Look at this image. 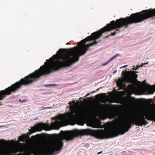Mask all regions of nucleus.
<instances>
[{
	"label": "nucleus",
	"mask_w": 155,
	"mask_h": 155,
	"mask_svg": "<svg viewBox=\"0 0 155 155\" xmlns=\"http://www.w3.org/2000/svg\"><path fill=\"white\" fill-rule=\"evenodd\" d=\"M94 39H82L78 43L76 47L69 49L67 60L63 62L57 58L56 54L54 55L50 59H47L44 65L41 66L38 70L29 74L23 78V85H27L37 80L42 76L48 74L60 69L61 67H67L78 62L80 57L84 55L90 49L98 42L94 41L88 44H85L87 41H90ZM95 40L96 39H95Z\"/></svg>",
	"instance_id": "obj_1"
},
{
	"label": "nucleus",
	"mask_w": 155,
	"mask_h": 155,
	"mask_svg": "<svg viewBox=\"0 0 155 155\" xmlns=\"http://www.w3.org/2000/svg\"><path fill=\"white\" fill-rule=\"evenodd\" d=\"M154 16L155 8L143 10L139 12L132 14L130 16L124 18V26L127 28L129 24L141 22Z\"/></svg>",
	"instance_id": "obj_2"
},
{
	"label": "nucleus",
	"mask_w": 155,
	"mask_h": 155,
	"mask_svg": "<svg viewBox=\"0 0 155 155\" xmlns=\"http://www.w3.org/2000/svg\"><path fill=\"white\" fill-rule=\"evenodd\" d=\"M81 134V132L79 130L76 131H68V132L66 134L64 137L59 139L57 143L54 146V149L56 150L57 152L46 155H55L61 151L64 146V143L62 141L63 140H65L67 141H71L75 138L80 136Z\"/></svg>",
	"instance_id": "obj_3"
},
{
	"label": "nucleus",
	"mask_w": 155,
	"mask_h": 155,
	"mask_svg": "<svg viewBox=\"0 0 155 155\" xmlns=\"http://www.w3.org/2000/svg\"><path fill=\"white\" fill-rule=\"evenodd\" d=\"M129 130V129L127 127V126H125L124 127L120 129L119 132L116 130L113 131L112 133H117L114 135H111V133L104 132L99 134V137L98 138L100 139L114 138L118 136L120 134H124L125 133L128 132Z\"/></svg>",
	"instance_id": "obj_4"
},
{
	"label": "nucleus",
	"mask_w": 155,
	"mask_h": 155,
	"mask_svg": "<svg viewBox=\"0 0 155 155\" xmlns=\"http://www.w3.org/2000/svg\"><path fill=\"white\" fill-rule=\"evenodd\" d=\"M43 150L39 147H33L29 150H27L23 152V155H43Z\"/></svg>",
	"instance_id": "obj_5"
},
{
	"label": "nucleus",
	"mask_w": 155,
	"mask_h": 155,
	"mask_svg": "<svg viewBox=\"0 0 155 155\" xmlns=\"http://www.w3.org/2000/svg\"><path fill=\"white\" fill-rule=\"evenodd\" d=\"M136 126H142L143 125H145L148 124L147 122L145 120V116L142 115L141 117L136 118L135 120Z\"/></svg>",
	"instance_id": "obj_6"
},
{
	"label": "nucleus",
	"mask_w": 155,
	"mask_h": 155,
	"mask_svg": "<svg viewBox=\"0 0 155 155\" xmlns=\"http://www.w3.org/2000/svg\"><path fill=\"white\" fill-rule=\"evenodd\" d=\"M147 85L150 87L149 88V94H153L155 91V90H154V87L153 85L151 86L150 85L147 84Z\"/></svg>",
	"instance_id": "obj_7"
},
{
	"label": "nucleus",
	"mask_w": 155,
	"mask_h": 155,
	"mask_svg": "<svg viewBox=\"0 0 155 155\" xmlns=\"http://www.w3.org/2000/svg\"><path fill=\"white\" fill-rule=\"evenodd\" d=\"M116 83L118 85L120 86H124V87H125L126 86V84L125 83H123L122 81L120 78L119 79L118 81H117Z\"/></svg>",
	"instance_id": "obj_8"
},
{
	"label": "nucleus",
	"mask_w": 155,
	"mask_h": 155,
	"mask_svg": "<svg viewBox=\"0 0 155 155\" xmlns=\"http://www.w3.org/2000/svg\"><path fill=\"white\" fill-rule=\"evenodd\" d=\"M64 50H67V48H60L57 52V54L58 55H59L61 53H64Z\"/></svg>",
	"instance_id": "obj_9"
},
{
	"label": "nucleus",
	"mask_w": 155,
	"mask_h": 155,
	"mask_svg": "<svg viewBox=\"0 0 155 155\" xmlns=\"http://www.w3.org/2000/svg\"><path fill=\"white\" fill-rule=\"evenodd\" d=\"M88 130H89L92 133L94 134H98V130H94V129H88Z\"/></svg>",
	"instance_id": "obj_10"
},
{
	"label": "nucleus",
	"mask_w": 155,
	"mask_h": 155,
	"mask_svg": "<svg viewBox=\"0 0 155 155\" xmlns=\"http://www.w3.org/2000/svg\"><path fill=\"white\" fill-rule=\"evenodd\" d=\"M57 86V84H46L45 85V87H49L51 86Z\"/></svg>",
	"instance_id": "obj_11"
},
{
	"label": "nucleus",
	"mask_w": 155,
	"mask_h": 155,
	"mask_svg": "<svg viewBox=\"0 0 155 155\" xmlns=\"http://www.w3.org/2000/svg\"><path fill=\"white\" fill-rule=\"evenodd\" d=\"M35 128L38 130V131H41L42 130V129H41L39 130V129L40 128V126L39 125H35Z\"/></svg>",
	"instance_id": "obj_12"
},
{
	"label": "nucleus",
	"mask_w": 155,
	"mask_h": 155,
	"mask_svg": "<svg viewBox=\"0 0 155 155\" xmlns=\"http://www.w3.org/2000/svg\"><path fill=\"white\" fill-rule=\"evenodd\" d=\"M133 74V77L134 78L136 79V80H137V78H138V75L137 74Z\"/></svg>",
	"instance_id": "obj_13"
},
{
	"label": "nucleus",
	"mask_w": 155,
	"mask_h": 155,
	"mask_svg": "<svg viewBox=\"0 0 155 155\" xmlns=\"http://www.w3.org/2000/svg\"><path fill=\"white\" fill-rule=\"evenodd\" d=\"M119 55V54L118 53H117V54H116L114 56H113V57H112L111 58V60H113V59H114V58H116L118 56V55Z\"/></svg>",
	"instance_id": "obj_14"
},
{
	"label": "nucleus",
	"mask_w": 155,
	"mask_h": 155,
	"mask_svg": "<svg viewBox=\"0 0 155 155\" xmlns=\"http://www.w3.org/2000/svg\"><path fill=\"white\" fill-rule=\"evenodd\" d=\"M102 88V87H101L100 88H98L96 90L92 92L91 93H92V94L93 93H95V92L98 91L99 90V89H100L101 88Z\"/></svg>",
	"instance_id": "obj_15"
},
{
	"label": "nucleus",
	"mask_w": 155,
	"mask_h": 155,
	"mask_svg": "<svg viewBox=\"0 0 155 155\" xmlns=\"http://www.w3.org/2000/svg\"><path fill=\"white\" fill-rule=\"evenodd\" d=\"M92 94V93L91 92V93H88L87 94L85 95V96H84L83 98H85L86 97H87V96H89L91 94Z\"/></svg>",
	"instance_id": "obj_16"
},
{
	"label": "nucleus",
	"mask_w": 155,
	"mask_h": 155,
	"mask_svg": "<svg viewBox=\"0 0 155 155\" xmlns=\"http://www.w3.org/2000/svg\"><path fill=\"white\" fill-rule=\"evenodd\" d=\"M128 66V65H126L120 67V68L121 69V68H127Z\"/></svg>",
	"instance_id": "obj_17"
},
{
	"label": "nucleus",
	"mask_w": 155,
	"mask_h": 155,
	"mask_svg": "<svg viewBox=\"0 0 155 155\" xmlns=\"http://www.w3.org/2000/svg\"><path fill=\"white\" fill-rule=\"evenodd\" d=\"M140 66H138L137 68H132L133 70H137L138 69V68H140Z\"/></svg>",
	"instance_id": "obj_18"
},
{
	"label": "nucleus",
	"mask_w": 155,
	"mask_h": 155,
	"mask_svg": "<svg viewBox=\"0 0 155 155\" xmlns=\"http://www.w3.org/2000/svg\"><path fill=\"white\" fill-rule=\"evenodd\" d=\"M19 102H20L21 103H23L25 101H26L27 100H24L21 101V99H19Z\"/></svg>",
	"instance_id": "obj_19"
},
{
	"label": "nucleus",
	"mask_w": 155,
	"mask_h": 155,
	"mask_svg": "<svg viewBox=\"0 0 155 155\" xmlns=\"http://www.w3.org/2000/svg\"><path fill=\"white\" fill-rule=\"evenodd\" d=\"M148 64V62H147V63H143L141 66H145L146 67H147V66H146L145 65L147 64Z\"/></svg>",
	"instance_id": "obj_20"
},
{
	"label": "nucleus",
	"mask_w": 155,
	"mask_h": 155,
	"mask_svg": "<svg viewBox=\"0 0 155 155\" xmlns=\"http://www.w3.org/2000/svg\"><path fill=\"white\" fill-rule=\"evenodd\" d=\"M127 127H128V128L129 129L131 128L132 127V125L130 124H129V126H127Z\"/></svg>",
	"instance_id": "obj_21"
},
{
	"label": "nucleus",
	"mask_w": 155,
	"mask_h": 155,
	"mask_svg": "<svg viewBox=\"0 0 155 155\" xmlns=\"http://www.w3.org/2000/svg\"><path fill=\"white\" fill-rule=\"evenodd\" d=\"M132 73L133 74H136V73H138V71H132Z\"/></svg>",
	"instance_id": "obj_22"
},
{
	"label": "nucleus",
	"mask_w": 155,
	"mask_h": 155,
	"mask_svg": "<svg viewBox=\"0 0 155 155\" xmlns=\"http://www.w3.org/2000/svg\"><path fill=\"white\" fill-rule=\"evenodd\" d=\"M52 107H45V108H44V109H51L52 108Z\"/></svg>",
	"instance_id": "obj_23"
},
{
	"label": "nucleus",
	"mask_w": 155,
	"mask_h": 155,
	"mask_svg": "<svg viewBox=\"0 0 155 155\" xmlns=\"http://www.w3.org/2000/svg\"><path fill=\"white\" fill-rule=\"evenodd\" d=\"M108 63L107 62L104 64H103L102 65L103 66H105V65H107V64H108Z\"/></svg>",
	"instance_id": "obj_24"
},
{
	"label": "nucleus",
	"mask_w": 155,
	"mask_h": 155,
	"mask_svg": "<svg viewBox=\"0 0 155 155\" xmlns=\"http://www.w3.org/2000/svg\"><path fill=\"white\" fill-rule=\"evenodd\" d=\"M73 103L72 102H71V101H70L69 102V104L70 105H72L73 104Z\"/></svg>",
	"instance_id": "obj_25"
},
{
	"label": "nucleus",
	"mask_w": 155,
	"mask_h": 155,
	"mask_svg": "<svg viewBox=\"0 0 155 155\" xmlns=\"http://www.w3.org/2000/svg\"><path fill=\"white\" fill-rule=\"evenodd\" d=\"M102 152H103L102 151L99 152L98 153H97V155L99 154H101V153Z\"/></svg>",
	"instance_id": "obj_26"
},
{
	"label": "nucleus",
	"mask_w": 155,
	"mask_h": 155,
	"mask_svg": "<svg viewBox=\"0 0 155 155\" xmlns=\"http://www.w3.org/2000/svg\"><path fill=\"white\" fill-rule=\"evenodd\" d=\"M117 72V70H114V72H113V74H115V73H116Z\"/></svg>",
	"instance_id": "obj_27"
},
{
	"label": "nucleus",
	"mask_w": 155,
	"mask_h": 155,
	"mask_svg": "<svg viewBox=\"0 0 155 155\" xmlns=\"http://www.w3.org/2000/svg\"><path fill=\"white\" fill-rule=\"evenodd\" d=\"M112 60H111V59H110L109 61H108L107 62L109 64L111 61Z\"/></svg>",
	"instance_id": "obj_28"
},
{
	"label": "nucleus",
	"mask_w": 155,
	"mask_h": 155,
	"mask_svg": "<svg viewBox=\"0 0 155 155\" xmlns=\"http://www.w3.org/2000/svg\"><path fill=\"white\" fill-rule=\"evenodd\" d=\"M38 119V118L37 117V118H35V119H33L32 120H31L32 121V120H36Z\"/></svg>",
	"instance_id": "obj_29"
},
{
	"label": "nucleus",
	"mask_w": 155,
	"mask_h": 155,
	"mask_svg": "<svg viewBox=\"0 0 155 155\" xmlns=\"http://www.w3.org/2000/svg\"><path fill=\"white\" fill-rule=\"evenodd\" d=\"M60 128V127H58V128H55L54 129H56V130H59V129Z\"/></svg>",
	"instance_id": "obj_30"
},
{
	"label": "nucleus",
	"mask_w": 155,
	"mask_h": 155,
	"mask_svg": "<svg viewBox=\"0 0 155 155\" xmlns=\"http://www.w3.org/2000/svg\"><path fill=\"white\" fill-rule=\"evenodd\" d=\"M70 44H71L70 43V42H68L67 44H66V45H70Z\"/></svg>",
	"instance_id": "obj_31"
},
{
	"label": "nucleus",
	"mask_w": 155,
	"mask_h": 155,
	"mask_svg": "<svg viewBox=\"0 0 155 155\" xmlns=\"http://www.w3.org/2000/svg\"><path fill=\"white\" fill-rule=\"evenodd\" d=\"M146 80H144V81H143V83H145V82H146Z\"/></svg>",
	"instance_id": "obj_32"
},
{
	"label": "nucleus",
	"mask_w": 155,
	"mask_h": 155,
	"mask_svg": "<svg viewBox=\"0 0 155 155\" xmlns=\"http://www.w3.org/2000/svg\"><path fill=\"white\" fill-rule=\"evenodd\" d=\"M56 125V124L55 123H54L53 124V125Z\"/></svg>",
	"instance_id": "obj_33"
},
{
	"label": "nucleus",
	"mask_w": 155,
	"mask_h": 155,
	"mask_svg": "<svg viewBox=\"0 0 155 155\" xmlns=\"http://www.w3.org/2000/svg\"><path fill=\"white\" fill-rule=\"evenodd\" d=\"M3 126H0V127H3Z\"/></svg>",
	"instance_id": "obj_34"
},
{
	"label": "nucleus",
	"mask_w": 155,
	"mask_h": 155,
	"mask_svg": "<svg viewBox=\"0 0 155 155\" xmlns=\"http://www.w3.org/2000/svg\"><path fill=\"white\" fill-rule=\"evenodd\" d=\"M1 103L0 102V105H2V104H1Z\"/></svg>",
	"instance_id": "obj_35"
},
{
	"label": "nucleus",
	"mask_w": 155,
	"mask_h": 155,
	"mask_svg": "<svg viewBox=\"0 0 155 155\" xmlns=\"http://www.w3.org/2000/svg\"><path fill=\"white\" fill-rule=\"evenodd\" d=\"M124 73V71H123L122 72V73Z\"/></svg>",
	"instance_id": "obj_36"
},
{
	"label": "nucleus",
	"mask_w": 155,
	"mask_h": 155,
	"mask_svg": "<svg viewBox=\"0 0 155 155\" xmlns=\"http://www.w3.org/2000/svg\"><path fill=\"white\" fill-rule=\"evenodd\" d=\"M21 140H22L21 139ZM20 141H22V140H20Z\"/></svg>",
	"instance_id": "obj_37"
},
{
	"label": "nucleus",
	"mask_w": 155,
	"mask_h": 155,
	"mask_svg": "<svg viewBox=\"0 0 155 155\" xmlns=\"http://www.w3.org/2000/svg\"><path fill=\"white\" fill-rule=\"evenodd\" d=\"M52 130V129H51L49 130Z\"/></svg>",
	"instance_id": "obj_38"
},
{
	"label": "nucleus",
	"mask_w": 155,
	"mask_h": 155,
	"mask_svg": "<svg viewBox=\"0 0 155 155\" xmlns=\"http://www.w3.org/2000/svg\"><path fill=\"white\" fill-rule=\"evenodd\" d=\"M127 82H128V83H129V81H128Z\"/></svg>",
	"instance_id": "obj_39"
},
{
	"label": "nucleus",
	"mask_w": 155,
	"mask_h": 155,
	"mask_svg": "<svg viewBox=\"0 0 155 155\" xmlns=\"http://www.w3.org/2000/svg\"><path fill=\"white\" fill-rule=\"evenodd\" d=\"M73 115L74 116V114H73Z\"/></svg>",
	"instance_id": "obj_40"
}]
</instances>
